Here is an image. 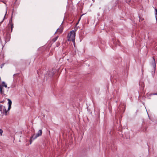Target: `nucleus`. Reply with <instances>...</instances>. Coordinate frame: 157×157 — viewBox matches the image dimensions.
Listing matches in <instances>:
<instances>
[{
	"label": "nucleus",
	"instance_id": "obj_1",
	"mask_svg": "<svg viewBox=\"0 0 157 157\" xmlns=\"http://www.w3.org/2000/svg\"><path fill=\"white\" fill-rule=\"evenodd\" d=\"M12 16L11 19L10 21L9 24L7 26L8 30L6 36V40L7 41H9L10 38V35L9 33V30L10 28L11 29V32H12L13 28V24L12 23Z\"/></svg>",
	"mask_w": 157,
	"mask_h": 157
},
{
	"label": "nucleus",
	"instance_id": "obj_2",
	"mask_svg": "<svg viewBox=\"0 0 157 157\" xmlns=\"http://www.w3.org/2000/svg\"><path fill=\"white\" fill-rule=\"evenodd\" d=\"M75 33L74 31H71L67 36L68 41H72L75 44Z\"/></svg>",
	"mask_w": 157,
	"mask_h": 157
},
{
	"label": "nucleus",
	"instance_id": "obj_3",
	"mask_svg": "<svg viewBox=\"0 0 157 157\" xmlns=\"http://www.w3.org/2000/svg\"><path fill=\"white\" fill-rule=\"evenodd\" d=\"M42 133V130H40L38 133L36 135H33L31 137L30 140V142L31 144L32 143V140H34L38 137L41 136Z\"/></svg>",
	"mask_w": 157,
	"mask_h": 157
},
{
	"label": "nucleus",
	"instance_id": "obj_4",
	"mask_svg": "<svg viewBox=\"0 0 157 157\" xmlns=\"http://www.w3.org/2000/svg\"><path fill=\"white\" fill-rule=\"evenodd\" d=\"M7 100L8 101V110H9L11 108V106L12 104V101L9 99H7Z\"/></svg>",
	"mask_w": 157,
	"mask_h": 157
},
{
	"label": "nucleus",
	"instance_id": "obj_5",
	"mask_svg": "<svg viewBox=\"0 0 157 157\" xmlns=\"http://www.w3.org/2000/svg\"><path fill=\"white\" fill-rule=\"evenodd\" d=\"M63 30V28L62 27H60L58 29L56 32H55V33H56L57 32H58L59 33V34L61 33Z\"/></svg>",
	"mask_w": 157,
	"mask_h": 157
},
{
	"label": "nucleus",
	"instance_id": "obj_6",
	"mask_svg": "<svg viewBox=\"0 0 157 157\" xmlns=\"http://www.w3.org/2000/svg\"><path fill=\"white\" fill-rule=\"evenodd\" d=\"M153 61L152 62V65L153 67L154 68V70L155 71V68H156V63H155V58H154V57H153Z\"/></svg>",
	"mask_w": 157,
	"mask_h": 157
},
{
	"label": "nucleus",
	"instance_id": "obj_7",
	"mask_svg": "<svg viewBox=\"0 0 157 157\" xmlns=\"http://www.w3.org/2000/svg\"><path fill=\"white\" fill-rule=\"evenodd\" d=\"M0 91L1 94H3L4 95H6L5 93V91L4 90L3 87H2V86H0Z\"/></svg>",
	"mask_w": 157,
	"mask_h": 157
},
{
	"label": "nucleus",
	"instance_id": "obj_8",
	"mask_svg": "<svg viewBox=\"0 0 157 157\" xmlns=\"http://www.w3.org/2000/svg\"><path fill=\"white\" fill-rule=\"evenodd\" d=\"M3 109L2 111V113L3 114H5V115H7V111L6 110V109L5 108V106H3Z\"/></svg>",
	"mask_w": 157,
	"mask_h": 157
},
{
	"label": "nucleus",
	"instance_id": "obj_9",
	"mask_svg": "<svg viewBox=\"0 0 157 157\" xmlns=\"http://www.w3.org/2000/svg\"><path fill=\"white\" fill-rule=\"evenodd\" d=\"M0 86H2V87H3L4 86L6 88L7 87V85L6 84V83L4 82H2V84H0Z\"/></svg>",
	"mask_w": 157,
	"mask_h": 157
},
{
	"label": "nucleus",
	"instance_id": "obj_10",
	"mask_svg": "<svg viewBox=\"0 0 157 157\" xmlns=\"http://www.w3.org/2000/svg\"><path fill=\"white\" fill-rule=\"evenodd\" d=\"M144 127H143L144 128H143V131L144 132H145L147 131V129L148 126L147 125H146L145 126H144Z\"/></svg>",
	"mask_w": 157,
	"mask_h": 157
},
{
	"label": "nucleus",
	"instance_id": "obj_11",
	"mask_svg": "<svg viewBox=\"0 0 157 157\" xmlns=\"http://www.w3.org/2000/svg\"><path fill=\"white\" fill-rule=\"evenodd\" d=\"M155 17L156 18V21L157 22V9L156 8H155Z\"/></svg>",
	"mask_w": 157,
	"mask_h": 157
},
{
	"label": "nucleus",
	"instance_id": "obj_12",
	"mask_svg": "<svg viewBox=\"0 0 157 157\" xmlns=\"http://www.w3.org/2000/svg\"><path fill=\"white\" fill-rule=\"evenodd\" d=\"M58 36H56V37L54 38H53L52 39V41L54 42H55L56 40H57V38H58Z\"/></svg>",
	"mask_w": 157,
	"mask_h": 157
},
{
	"label": "nucleus",
	"instance_id": "obj_13",
	"mask_svg": "<svg viewBox=\"0 0 157 157\" xmlns=\"http://www.w3.org/2000/svg\"><path fill=\"white\" fill-rule=\"evenodd\" d=\"M3 107V105H0V111L1 112V113H2V109Z\"/></svg>",
	"mask_w": 157,
	"mask_h": 157
},
{
	"label": "nucleus",
	"instance_id": "obj_14",
	"mask_svg": "<svg viewBox=\"0 0 157 157\" xmlns=\"http://www.w3.org/2000/svg\"><path fill=\"white\" fill-rule=\"evenodd\" d=\"M3 132V131L2 129H0V136H1L2 135V133Z\"/></svg>",
	"mask_w": 157,
	"mask_h": 157
},
{
	"label": "nucleus",
	"instance_id": "obj_15",
	"mask_svg": "<svg viewBox=\"0 0 157 157\" xmlns=\"http://www.w3.org/2000/svg\"><path fill=\"white\" fill-rule=\"evenodd\" d=\"M4 63H2V64L1 65V68H2V67L4 65Z\"/></svg>",
	"mask_w": 157,
	"mask_h": 157
},
{
	"label": "nucleus",
	"instance_id": "obj_16",
	"mask_svg": "<svg viewBox=\"0 0 157 157\" xmlns=\"http://www.w3.org/2000/svg\"><path fill=\"white\" fill-rule=\"evenodd\" d=\"M150 95H157V92L156 93H154L153 94H151Z\"/></svg>",
	"mask_w": 157,
	"mask_h": 157
},
{
	"label": "nucleus",
	"instance_id": "obj_17",
	"mask_svg": "<svg viewBox=\"0 0 157 157\" xmlns=\"http://www.w3.org/2000/svg\"><path fill=\"white\" fill-rule=\"evenodd\" d=\"M18 75V74H14L13 75V77H14V76H15V75Z\"/></svg>",
	"mask_w": 157,
	"mask_h": 157
},
{
	"label": "nucleus",
	"instance_id": "obj_18",
	"mask_svg": "<svg viewBox=\"0 0 157 157\" xmlns=\"http://www.w3.org/2000/svg\"><path fill=\"white\" fill-rule=\"evenodd\" d=\"M4 101H0V102L2 103H4Z\"/></svg>",
	"mask_w": 157,
	"mask_h": 157
},
{
	"label": "nucleus",
	"instance_id": "obj_19",
	"mask_svg": "<svg viewBox=\"0 0 157 157\" xmlns=\"http://www.w3.org/2000/svg\"><path fill=\"white\" fill-rule=\"evenodd\" d=\"M23 63H25V64H26V61H24L23 62Z\"/></svg>",
	"mask_w": 157,
	"mask_h": 157
},
{
	"label": "nucleus",
	"instance_id": "obj_20",
	"mask_svg": "<svg viewBox=\"0 0 157 157\" xmlns=\"http://www.w3.org/2000/svg\"><path fill=\"white\" fill-rule=\"evenodd\" d=\"M59 44H57V47H58V46H59Z\"/></svg>",
	"mask_w": 157,
	"mask_h": 157
}]
</instances>
